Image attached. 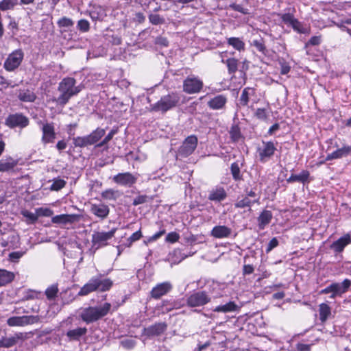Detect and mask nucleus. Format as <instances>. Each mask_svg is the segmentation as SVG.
<instances>
[{"label":"nucleus","mask_w":351,"mask_h":351,"mask_svg":"<svg viewBox=\"0 0 351 351\" xmlns=\"http://www.w3.org/2000/svg\"><path fill=\"white\" fill-rule=\"evenodd\" d=\"M76 82L74 77H64L58 86V90L60 93V95L58 98H53L52 101L60 106H64L71 97L78 95L82 90L83 86L81 85L76 86Z\"/></svg>","instance_id":"obj_1"},{"label":"nucleus","mask_w":351,"mask_h":351,"mask_svg":"<svg viewBox=\"0 0 351 351\" xmlns=\"http://www.w3.org/2000/svg\"><path fill=\"white\" fill-rule=\"evenodd\" d=\"M111 307V304L109 302H105L99 306L86 307L82 309L80 317L86 324L93 323L106 316Z\"/></svg>","instance_id":"obj_2"},{"label":"nucleus","mask_w":351,"mask_h":351,"mask_svg":"<svg viewBox=\"0 0 351 351\" xmlns=\"http://www.w3.org/2000/svg\"><path fill=\"white\" fill-rule=\"evenodd\" d=\"M112 286L113 282L110 278L101 280L99 277H93L80 289L77 295L85 296L97 291L100 292L108 291Z\"/></svg>","instance_id":"obj_3"},{"label":"nucleus","mask_w":351,"mask_h":351,"mask_svg":"<svg viewBox=\"0 0 351 351\" xmlns=\"http://www.w3.org/2000/svg\"><path fill=\"white\" fill-rule=\"evenodd\" d=\"M180 101V97L177 92H171L163 95L155 104L150 106L151 112H161L162 114L177 107Z\"/></svg>","instance_id":"obj_4"},{"label":"nucleus","mask_w":351,"mask_h":351,"mask_svg":"<svg viewBox=\"0 0 351 351\" xmlns=\"http://www.w3.org/2000/svg\"><path fill=\"white\" fill-rule=\"evenodd\" d=\"M211 301V298L206 291H193L186 299V306L194 308L193 312L199 313L197 308L203 307Z\"/></svg>","instance_id":"obj_5"},{"label":"nucleus","mask_w":351,"mask_h":351,"mask_svg":"<svg viewBox=\"0 0 351 351\" xmlns=\"http://www.w3.org/2000/svg\"><path fill=\"white\" fill-rule=\"evenodd\" d=\"M278 145L277 141L263 140L256 148L258 160L262 163H265L271 159L278 150Z\"/></svg>","instance_id":"obj_6"},{"label":"nucleus","mask_w":351,"mask_h":351,"mask_svg":"<svg viewBox=\"0 0 351 351\" xmlns=\"http://www.w3.org/2000/svg\"><path fill=\"white\" fill-rule=\"evenodd\" d=\"M260 195L253 189L245 190V194L239 197L234 203L236 208H250L255 204H260Z\"/></svg>","instance_id":"obj_7"},{"label":"nucleus","mask_w":351,"mask_h":351,"mask_svg":"<svg viewBox=\"0 0 351 351\" xmlns=\"http://www.w3.org/2000/svg\"><path fill=\"white\" fill-rule=\"evenodd\" d=\"M24 59V52L17 49L11 52L3 62V68L8 72H13L21 64Z\"/></svg>","instance_id":"obj_8"},{"label":"nucleus","mask_w":351,"mask_h":351,"mask_svg":"<svg viewBox=\"0 0 351 351\" xmlns=\"http://www.w3.org/2000/svg\"><path fill=\"white\" fill-rule=\"evenodd\" d=\"M204 88V82L198 76L191 75L183 81L182 89L186 94L192 95L200 93Z\"/></svg>","instance_id":"obj_9"},{"label":"nucleus","mask_w":351,"mask_h":351,"mask_svg":"<svg viewBox=\"0 0 351 351\" xmlns=\"http://www.w3.org/2000/svg\"><path fill=\"white\" fill-rule=\"evenodd\" d=\"M32 333L25 332H17L13 336L10 337H3L0 339V348H10L19 342H23L25 340L30 338Z\"/></svg>","instance_id":"obj_10"},{"label":"nucleus","mask_w":351,"mask_h":351,"mask_svg":"<svg viewBox=\"0 0 351 351\" xmlns=\"http://www.w3.org/2000/svg\"><path fill=\"white\" fill-rule=\"evenodd\" d=\"M40 321L38 315L12 316L7 319V324L10 327H23L36 324Z\"/></svg>","instance_id":"obj_11"},{"label":"nucleus","mask_w":351,"mask_h":351,"mask_svg":"<svg viewBox=\"0 0 351 351\" xmlns=\"http://www.w3.org/2000/svg\"><path fill=\"white\" fill-rule=\"evenodd\" d=\"M116 232V229L113 228L108 232H95L92 234L93 247L96 249L104 247L108 245V241L110 240Z\"/></svg>","instance_id":"obj_12"},{"label":"nucleus","mask_w":351,"mask_h":351,"mask_svg":"<svg viewBox=\"0 0 351 351\" xmlns=\"http://www.w3.org/2000/svg\"><path fill=\"white\" fill-rule=\"evenodd\" d=\"M29 124L27 117L23 113L10 114L5 119V125L10 128H24Z\"/></svg>","instance_id":"obj_13"},{"label":"nucleus","mask_w":351,"mask_h":351,"mask_svg":"<svg viewBox=\"0 0 351 351\" xmlns=\"http://www.w3.org/2000/svg\"><path fill=\"white\" fill-rule=\"evenodd\" d=\"M197 143L198 139L195 135L187 136L179 147L178 152L180 155L184 157L191 155L195 150Z\"/></svg>","instance_id":"obj_14"},{"label":"nucleus","mask_w":351,"mask_h":351,"mask_svg":"<svg viewBox=\"0 0 351 351\" xmlns=\"http://www.w3.org/2000/svg\"><path fill=\"white\" fill-rule=\"evenodd\" d=\"M173 289L172 284L169 281L158 283L149 292V296L154 300H159Z\"/></svg>","instance_id":"obj_15"},{"label":"nucleus","mask_w":351,"mask_h":351,"mask_svg":"<svg viewBox=\"0 0 351 351\" xmlns=\"http://www.w3.org/2000/svg\"><path fill=\"white\" fill-rule=\"evenodd\" d=\"M41 131V141L44 145L53 143L55 142L56 133L55 132V126L53 122H46L43 123Z\"/></svg>","instance_id":"obj_16"},{"label":"nucleus","mask_w":351,"mask_h":351,"mask_svg":"<svg viewBox=\"0 0 351 351\" xmlns=\"http://www.w3.org/2000/svg\"><path fill=\"white\" fill-rule=\"evenodd\" d=\"M112 180L117 184L131 187L136 184L137 177L130 172H125L114 176Z\"/></svg>","instance_id":"obj_17"},{"label":"nucleus","mask_w":351,"mask_h":351,"mask_svg":"<svg viewBox=\"0 0 351 351\" xmlns=\"http://www.w3.org/2000/svg\"><path fill=\"white\" fill-rule=\"evenodd\" d=\"M167 329L165 322H156L147 328H144L143 334L147 337H158L162 335Z\"/></svg>","instance_id":"obj_18"},{"label":"nucleus","mask_w":351,"mask_h":351,"mask_svg":"<svg viewBox=\"0 0 351 351\" xmlns=\"http://www.w3.org/2000/svg\"><path fill=\"white\" fill-rule=\"evenodd\" d=\"M335 147L337 149L326 156V161L339 159L351 155V145H343L341 148H338L337 143H335Z\"/></svg>","instance_id":"obj_19"},{"label":"nucleus","mask_w":351,"mask_h":351,"mask_svg":"<svg viewBox=\"0 0 351 351\" xmlns=\"http://www.w3.org/2000/svg\"><path fill=\"white\" fill-rule=\"evenodd\" d=\"M90 212L101 220L106 219L110 213V208L105 204H91Z\"/></svg>","instance_id":"obj_20"},{"label":"nucleus","mask_w":351,"mask_h":351,"mask_svg":"<svg viewBox=\"0 0 351 351\" xmlns=\"http://www.w3.org/2000/svg\"><path fill=\"white\" fill-rule=\"evenodd\" d=\"M227 196L225 189L221 186H217L209 191L208 199L215 202H221L225 200Z\"/></svg>","instance_id":"obj_21"},{"label":"nucleus","mask_w":351,"mask_h":351,"mask_svg":"<svg viewBox=\"0 0 351 351\" xmlns=\"http://www.w3.org/2000/svg\"><path fill=\"white\" fill-rule=\"evenodd\" d=\"M351 243V237L349 234L340 237L330 245V248L337 253L342 252L344 248Z\"/></svg>","instance_id":"obj_22"},{"label":"nucleus","mask_w":351,"mask_h":351,"mask_svg":"<svg viewBox=\"0 0 351 351\" xmlns=\"http://www.w3.org/2000/svg\"><path fill=\"white\" fill-rule=\"evenodd\" d=\"M89 16L93 21H104L107 17V11L103 6L95 5L89 12Z\"/></svg>","instance_id":"obj_23"},{"label":"nucleus","mask_w":351,"mask_h":351,"mask_svg":"<svg viewBox=\"0 0 351 351\" xmlns=\"http://www.w3.org/2000/svg\"><path fill=\"white\" fill-rule=\"evenodd\" d=\"M310 172L308 170H302L300 174H291L289 178L287 179V183L300 182L303 184H308L312 179H311Z\"/></svg>","instance_id":"obj_24"},{"label":"nucleus","mask_w":351,"mask_h":351,"mask_svg":"<svg viewBox=\"0 0 351 351\" xmlns=\"http://www.w3.org/2000/svg\"><path fill=\"white\" fill-rule=\"evenodd\" d=\"M232 230L226 226H215L210 232V235L216 239L228 238L230 236Z\"/></svg>","instance_id":"obj_25"},{"label":"nucleus","mask_w":351,"mask_h":351,"mask_svg":"<svg viewBox=\"0 0 351 351\" xmlns=\"http://www.w3.org/2000/svg\"><path fill=\"white\" fill-rule=\"evenodd\" d=\"M227 97L223 95H218L208 101V106L212 110H221L225 108Z\"/></svg>","instance_id":"obj_26"},{"label":"nucleus","mask_w":351,"mask_h":351,"mask_svg":"<svg viewBox=\"0 0 351 351\" xmlns=\"http://www.w3.org/2000/svg\"><path fill=\"white\" fill-rule=\"evenodd\" d=\"M18 165V160L11 156L0 160V172H11Z\"/></svg>","instance_id":"obj_27"},{"label":"nucleus","mask_w":351,"mask_h":351,"mask_svg":"<svg viewBox=\"0 0 351 351\" xmlns=\"http://www.w3.org/2000/svg\"><path fill=\"white\" fill-rule=\"evenodd\" d=\"M106 134V130L101 128H97L95 130L92 131L89 134L86 135L90 146L95 145L96 147V145L99 143L102 137H104Z\"/></svg>","instance_id":"obj_28"},{"label":"nucleus","mask_w":351,"mask_h":351,"mask_svg":"<svg viewBox=\"0 0 351 351\" xmlns=\"http://www.w3.org/2000/svg\"><path fill=\"white\" fill-rule=\"evenodd\" d=\"M256 88L253 87H245L242 90L239 97V104L243 107L248 106L251 97L256 96Z\"/></svg>","instance_id":"obj_29"},{"label":"nucleus","mask_w":351,"mask_h":351,"mask_svg":"<svg viewBox=\"0 0 351 351\" xmlns=\"http://www.w3.org/2000/svg\"><path fill=\"white\" fill-rule=\"evenodd\" d=\"M272 218L273 215L271 210H263L257 218L259 230H264L265 227L271 222Z\"/></svg>","instance_id":"obj_30"},{"label":"nucleus","mask_w":351,"mask_h":351,"mask_svg":"<svg viewBox=\"0 0 351 351\" xmlns=\"http://www.w3.org/2000/svg\"><path fill=\"white\" fill-rule=\"evenodd\" d=\"M319 307V319L321 324H324L326 322L331 315V307L326 303H321Z\"/></svg>","instance_id":"obj_31"},{"label":"nucleus","mask_w":351,"mask_h":351,"mask_svg":"<svg viewBox=\"0 0 351 351\" xmlns=\"http://www.w3.org/2000/svg\"><path fill=\"white\" fill-rule=\"evenodd\" d=\"M86 333L87 328L86 327H80L68 330L66 335L69 341H80L81 337L84 336Z\"/></svg>","instance_id":"obj_32"},{"label":"nucleus","mask_w":351,"mask_h":351,"mask_svg":"<svg viewBox=\"0 0 351 351\" xmlns=\"http://www.w3.org/2000/svg\"><path fill=\"white\" fill-rule=\"evenodd\" d=\"M18 98L23 102H34L37 98L35 93L29 89L20 90L18 94Z\"/></svg>","instance_id":"obj_33"},{"label":"nucleus","mask_w":351,"mask_h":351,"mask_svg":"<svg viewBox=\"0 0 351 351\" xmlns=\"http://www.w3.org/2000/svg\"><path fill=\"white\" fill-rule=\"evenodd\" d=\"M14 278L15 275L12 271L0 269V287L10 284L14 280Z\"/></svg>","instance_id":"obj_34"},{"label":"nucleus","mask_w":351,"mask_h":351,"mask_svg":"<svg viewBox=\"0 0 351 351\" xmlns=\"http://www.w3.org/2000/svg\"><path fill=\"white\" fill-rule=\"evenodd\" d=\"M221 62L226 65L229 75H234L238 71L239 60L236 58H228L222 59Z\"/></svg>","instance_id":"obj_35"},{"label":"nucleus","mask_w":351,"mask_h":351,"mask_svg":"<svg viewBox=\"0 0 351 351\" xmlns=\"http://www.w3.org/2000/svg\"><path fill=\"white\" fill-rule=\"evenodd\" d=\"M75 219V216L74 215L62 214L53 217L51 221L57 224H66L73 222Z\"/></svg>","instance_id":"obj_36"},{"label":"nucleus","mask_w":351,"mask_h":351,"mask_svg":"<svg viewBox=\"0 0 351 351\" xmlns=\"http://www.w3.org/2000/svg\"><path fill=\"white\" fill-rule=\"evenodd\" d=\"M239 308L238 305L233 301H230L228 303L222 305H219L216 306L214 309V312H222V313H229L234 312L237 311Z\"/></svg>","instance_id":"obj_37"},{"label":"nucleus","mask_w":351,"mask_h":351,"mask_svg":"<svg viewBox=\"0 0 351 351\" xmlns=\"http://www.w3.org/2000/svg\"><path fill=\"white\" fill-rule=\"evenodd\" d=\"M339 283L337 282H333L330 284L329 286L326 287V288L322 289L319 291V294H328L331 293V295L330 296V298L334 299L337 295H339Z\"/></svg>","instance_id":"obj_38"},{"label":"nucleus","mask_w":351,"mask_h":351,"mask_svg":"<svg viewBox=\"0 0 351 351\" xmlns=\"http://www.w3.org/2000/svg\"><path fill=\"white\" fill-rule=\"evenodd\" d=\"M227 43L232 46L234 49L242 51L245 50V43L238 37H230L227 38Z\"/></svg>","instance_id":"obj_39"},{"label":"nucleus","mask_w":351,"mask_h":351,"mask_svg":"<svg viewBox=\"0 0 351 351\" xmlns=\"http://www.w3.org/2000/svg\"><path fill=\"white\" fill-rule=\"evenodd\" d=\"M269 108H258L254 112V117L259 121L267 122L269 117Z\"/></svg>","instance_id":"obj_40"},{"label":"nucleus","mask_w":351,"mask_h":351,"mask_svg":"<svg viewBox=\"0 0 351 351\" xmlns=\"http://www.w3.org/2000/svg\"><path fill=\"white\" fill-rule=\"evenodd\" d=\"M230 172L232 176V178L235 182L241 181L243 180V175L241 171V168L238 162H234L231 164Z\"/></svg>","instance_id":"obj_41"},{"label":"nucleus","mask_w":351,"mask_h":351,"mask_svg":"<svg viewBox=\"0 0 351 351\" xmlns=\"http://www.w3.org/2000/svg\"><path fill=\"white\" fill-rule=\"evenodd\" d=\"M230 137L232 142H238L243 136L241 128L237 124L232 125L229 131Z\"/></svg>","instance_id":"obj_42"},{"label":"nucleus","mask_w":351,"mask_h":351,"mask_svg":"<svg viewBox=\"0 0 351 351\" xmlns=\"http://www.w3.org/2000/svg\"><path fill=\"white\" fill-rule=\"evenodd\" d=\"M160 308L163 314L167 313L175 308H178L176 302L170 300H163L161 302Z\"/></svg>","instance_id":"obj_43"},{"label":"nucleus","mask_w":351,"mask_h":351,"mask_svg":"<svg viewBox=\"0 0 351 351\" xmlns=\"http://www.w3.org/2000/svg\"><path fill=\"white\" fill-rule=\"evenodd\" d=\"M72 140L75 147L84 148L90 146L86 135L73 137Z\"/></svg>","instance_id":"obj_44"},{"label":"nucleus","mask_w":351,"mask_h":351,"mask_svg":"<svg viewBox=\"0 0 351 351\" xmlns=\"http://www.w3.org/2000/svg\"><path fill=\"white\" fill-rule=\"evenodd\" d=\"M143 237L141 229L134 232L129 238H128L125 242L123 244L125 247H130L132 244L140 240Z\"/></svg>","instance_id":"obj_45"},{"label":"nucleus","mask_w":351,"mask_h":351,"mask_svg":"<svg viewBox=\"0 0 351 351\" xmlns=\"http://www.w3.org/2000/svg\"><path fill=\"white\" fill-rule=\"evenodd\" d=\"M252 46H254L257 51L261 52L263 55H266L267 53V49L265 43V40L263 38H260L258 39H254L253 40L252 44Z\"/></svg>","instance_id":"obj_46"},{"label":"nucleus","mask_w":351,"mask_h":351,"mask_svg":"<svg viewBox=\"0 0 351 351\" xmlns=\"http://www.w3.org/2000/svg\"><path fill=\"white\" fill-rule=\"evenodd\" d=\"M148 19L149 23L154 25H162L165 23V19L162 16L156 13H149Z\"/></svg>","instance_id":"obj_47"},{"label":"nucleus","mask_w":351,"mask_h":351,"mask_svg":"<svg viewBox=\"0 0 351 351\" xmlns=\"http://www.w3.org/2000/svg\"><path fill=\"white\" fill-rule=\"evenodd\" d=\"M42 296V292L33 289L27 290L23 295V300H38Z\"/></svg>","instance_id":"obj_48"},{"label":"nucleus","mask_w":351,"mask_h":351,"mask_svg":"<svg viewBox=\"0 0 351 351\" xmlns=\"http://www.w3.org/2000/svg\"><path fill=\"white\" fill-rule=\"evenodd\" d=\"M58 291L59 289L58 285H52L47 288L45 294L48 300H53L57 297Z\"/></svg>","instance_id":"obj_49"},{"label":"nucleus","mask_w":351,"mask_h":351,"mask_svg":"<svg viewBox=\"0 0 351 351\" xmlns=\"http://www.w3.org/2000/svg\"><path fill=\"white\" fill-rule=\"evenodd\" d=\"M16 5H18V0H2L0 1V10H12Z\"/></svg>","instance_id":"obj_50"},{"label":"nucleus","mask_w":351,"mask_h":351,"mask_svg":"<svg viewBox=\"0 0 351 351\" xmlns=\"http://www.w3.org/2000/svg\"><path fill=\"white\" fill-rule=\"evenodd\" d=\"M66 184V182L61 178H55L49 189L52 191H58L63 189Z\"/></svg>","instance_id":"obj_51"},{"label":"nucleus","mask_w":351,"mask_h":351,"mask_svg":"<svg viewBox=\"0 0 351 351\" xmlns=\"http://www.w3.org/2000/svg\"><path fill=\"white\" fill-rule=\"evenodd\" d=\"M73 21L66 16H63L57 21V25L59 28H69L73 27Z\"/></svg>","instance_id":"obj_52"},{"label":"nucleus","mask_w":351,"mask_h":351,"mask_svg":"<svg viewBox=\"0 0 351 351\" xmlns=\"http://www.w3.org/2000/svg\"><path fill=\"white\" fill-rule=\"evenodd\" d=\"M118 191H114L112 189H108L105 191H104L101 195L103 199H107V200H116L118 195H117Z\"/></svg>","instance_id":"obj_53"},{"label":"nucleus","mask_w":351,"mask_h":351,"mask_svg":"<svg viewBox=\"0 0 351 351\" xmlns=\"http://www.w3.org/2000/svg\"><path fill=\"white\" fill-rule=\"evenodd\" d=\"M293 29L300 34H308L310 29L304 27L302 23L295 19L291 24Z\"/></svg>","instance_id":"obj_54"},{"label":"nucleus","mask_w":351,"mask_h":351,"mask_svg":"<svg viewBox=\"0 0 351 351\" xmlns=\"http://www.w3.org/2000/svg\"><path fill=\"white\" fill-rule=\"evenodd\" d=\"M22 215L27 219V223L32 224L37 221L38 217L36 213H32L29 210H23L21 212Z\"/></svg>","instance_id":"obj_55"},{"label":"nucleus","mask_w":351,"mask_h":351,"mask_svg":"<svg viewBox=\"0 0 351 351\" xmlns=\"http://www.w3.org/2000/svg\"><path fill=\"white\" fill-rule=\"evenodd\" d=\"M117 132V130H111V131L102 139L99 143L96 145V148H100L107 145L110 141L114 135Z\"/></svg>","instance_id":"obj_56"},{"label":"nucleus","mask_w":351,"mask_h":351,"mask_svg":"<svg viewBox=\"0 0 351 351\" xmlns=\"http://www.w3.org/2000/svg\"><path fill=\"white\" fill-rule=\"evenodd\" d=\"M36 213L38 217H51L53 214V210L47 207H40L36 208Z\"/></svg>","instance_id":"obj_57"},{"label":"nucleus","mask_w":351,"mask_h":351,"mask_svg":"<svg viewBox=\"0 0 351 351\" xmlns=\"http://www.w3.org/2000/svg\"><path fill=\"white\" fill-rule=\"evenodd\" d=\"M77 28L81 32H88L90 30V23L86 19H80L77 22Z\"/></svg>","instance_id":"obj_58"},{"label":"nucleus","mask_w":351,"mask_h":351,"mask_svg":"<svg viewBox=\"0 0 351 351\" xmlns=\"http://www.w3.org/2000/svg\"><path fill=\"white\" fill-rule=\"evenodd\" d=\"M156 0H140L139 3L141 4L144 11H149L150 13L151 9H152L153 5L156 3Z\"/></svg>","instance_id":"obj_59"},{"label":"nucleus","mask_w":351,"mask_h":351,"mask_svg":"<svg viewBox=\"0 0 351 351\" xmlns=\"http://www.w3.org/2000/svg\"><path fill=\"white\" fill-rule=\"evenodd\" d=\"M278 15L280 17L282 21L285 24H289L291 25L293 21L295 19L294 15L291 13L278 14Z\"/></svg>","instance_id":"obj_60"},{"label":"nucleus","mask_w":351,"mask_h":351,"mask_svg":"<svg viewBox=\"0 0 351 351\" xmlns=\"http://www.w3.org/2000/svg\"><path fill=\"white\" fill-rule=\"evenodd\" d=\"M180 234L176 232H171L167 234L165 238V241L170 243H174L179 241Z\"/></svg>","instance_id":"obj_61"},{"label":"nucleus","mask_w":351,"mask_h":351,"mask_svg":"<svg viewBox=\"0 0 351 351\" xmlns=\"http://www.w3.org/2000/svg\"><path fill=\"white\" fill-rule=\"evenodd\" d=\"M351 286V280L350 279H345L343 280V281L342 282L341 284H339V295H341L342 293H344L348 291V289Z\"/></svg>","instance_id":"obj_62"},{"label":"nucleus","mask_w":351,"mask_h":351,"mask_svg":"<svg viewBox=\"0 0 351 351\" xmlns=\"http://www.w3.org/2000/svg\"><path fill=\"white\" fill-rule=\"evenodd\" d=\"M149 198L146 195H140L136 197L132 202V205L136 206L140 204H145L149 201Z\"/></svg>","instance_id":"obj_63"},{"label":"nucleus","mask_w":351,"mask_h":351,"mask_svg":"<svg viewBox=\"0 0 351 351\" xmlns=\"http://www.w3.org/2000/svg\"><path fill=\"white\" fill-rule=\"evenodd\" d=\"M166 233V230L165 228L160 229L158 232H156L152 236L147 238L148 243H152L157 241L160 239L162 235Z\"/></svg>","instance_id":"obj_64"}]
</instances>
